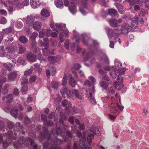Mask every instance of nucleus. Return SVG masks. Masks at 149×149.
Masks as SVG:
<instances>
[{
  "label": "nucleus",
  "mask_w": 149,
  "mask_h": 149,
  "mask_svg": "<svg viewBox=\"0 0 149 149\" xmlns=\"http://www.w3.org/2000/svg\"><path fill=\"white\" fill-rule=\"evenodd\" d=\"M13 52V50L10 47H7L4 50L2 49L0 51V56L2 57L6 56L7 58L10 59L11 57L10 54Z\"/></svg>",
  "instance_id": "obj_6"
},
{
  "label": "nucleus",
  "mask_w": 149,
  "mask_h": 149,
  "mask_svg": "<svg viewBox=\"0 0 149 149\" xmlns=\"http://www.w3.org/2000/svg\"><path fill=\"white\" fill-rule=\"evenodd\" d=\"M61 59V57L58 55L56 56H50L48 57V60L51 63L54 64L59 62Z\"/></svg>",
  "instance_id": "obj_12"
},
{
  "label": "nucleus",
  "mask_w": 149,
  "mask_h": 149,
  "mask_svg": "<svg viewBox=\"0 0 149 149\" xmlns=\"http://www.w3.org/2000/svg\"><path fill=\"white\" fill-rule=\"evenodd\" d=\"M116 89V87L114 86H111L108 90V92L111 94H113Z\"/></svg>",
  "instance_id": "obj_42"
},
{
  "label": "nucleus",
  "mask_w": 149,
  "mask_h": 149,
  "mask_svg": "<svg viewBox=\"0 0 149 149\" xmlns=\"http://www.w3.org/2000/svg\"><path fill=\"white\" fill-rule=\"evenodd\" d=\"M33 27L37 31L40 30L41 28V23L38 22H35L33 25Z\"/></svg>",
  "instance_id": "obj_17"
},
{
  "label": "nucleus",
  "mask_w": 149,
  "mask_h": 149,
  "mask_svg": "<svg viewBox=\"0 0 149 149\" xmlns=\"http://www.w3.org/2000/svg\"><path fill=\"white\" fill-rule=\"evenodd\" d=\"M41 15L44 17H47L50 16L49 13L47 10L45 9H42L41 11Z\"/></svg>",
  "instance_id": "obj_21"
},
{
  "label": "nucleus",
  "mask_w": 149,
  "mask_h": 149,
  "mask_svg": "<svg viewBox=\"0 0 149 149\" xmlns=\"http://www.w3.org/2000/svg\"><path fill=\"white\" fill-rule=\"evenodd\" d=\"M13 133L12 131L11 130L8 131L7 133H6L3 134V136H5L7 138V140L8 141H2L1 142L3 143V148H5L8 147L11 143H13V146L15 148H19V147L20 145H22L24 144L26 140L25 138H24L23 136H22L17 141V143H15L12 141V139H16V137L13 136Z\"/></svg>",
  "instance_id": "obj_2"
},
{
  "label": "nucleus",
  "mask_w": 149,
  "mask_h": 149,
  "mask_svg": "<svg viewBox=\"0 0 149 149\" xmlns=\"http://www.w3.org/2000/svg\"><path fill=\"white\" fill-rule=\"evenodd\" d=\"M69 80L70 85L72 87H74L77 84V82L74 80V79L72 77V75L70 77Z\"/></svg>",
  "instance_id": "obj_18"
},
{
  "label": "nucleus",
  "mask_w": 149,
  "mask_h": 149,
  "mask_svg": "<svg viewBox=\"0 0 149 149\" xmlns=\"http://www.w3.org/2000/svg\"><path fill=\"white\" fill-rule=\"evenodd\" d=\"M148 1V0H136V3L137 4L141 5L142 3H145Z\"/></svg>",
  "instance_id": "obj_46"
},
{
  "label": "nucleus",
  "mask_w": 149,
  "mask_h": 149,
  "mask_svg": "<svg viewBox=\"0 0 149 149\" xmlns=\"http://www.w3.org/2000/svg\"><path fill=\"white\" fill-rule=\"evenodd\" d=\"M6 70L4 69H2L0 73V92L2 84L6 82Z\"/></svg>",
  "instance_id": "obj_7"
},
{
  "label": "nucleus",
  "mask_w": 149,
  "mask_h": 149,
  "mask_svg": "<svg viewBox=\"0 0 149 149\" xmlns=\"http://www.w3.org/2000/svg\"><path fill=\"white\" fill-rule=\"evenodd\" d=\"M33 21V19L31 18L30 19L27 20L26 21V24L30 26L32 25Z\"/></svg>",
  "instance_id": "obj_51"
},
{
  "label": "nucleus",
  "mask_w": 149,
  "mask_h": 149,
  "mask_svg": "<svg viewBox=\"0 0 149 149\" xmlns=\"http://www.w3.org/2000/svg\"><path fill=\"white\" fill-rule=\"evenodd\" d=\"M38 33L36 32H34L33 33L32 35L30 38L32 42L34 41L36 38L38 36Z\"/></svg>",
  "instance_id": "obj_37"
},
{
  "label": "nucleus",
  "mask_w": 149,
  "mask_h": 149,
  "mask_svg": "<svg viewBox=\"0 0 149 149\" xmlns=\"http://www.w3.org/2000/svg\"><path fill=\"white\" fill-rule=\"evenodd\" d=\"M12 30V28L11 26L9 27L4 29L3 30V34H8Z\"/></svg>",
  "instance_id": "obj_32"
},
{
  "label": "nucleus",
  "mask_w": 149,
  "mask_h": 149,
  "mask_svg": "<svg viewBox=\"0 0 149 149\" xmlns=\"http://www.w3.org/2000/svg\"><path fill=\"white\" fill-rule=\"evenodd\" d=\"M36 76H33L30 78L29 79V81L30 83H32L35 81L36 79Z\"/></svg>",
  "instance_id": "obj_52"
},
{
  "label": "nucleus",
  "mask_w": 149,
  "mask_h": 149,
  "mask_svg": "<svg viewBox=\"0 0 149 149\" xmlns=\"http://www.w3.org/2000/svg\"><path fill=\"white\" fill-rule=\"evenodd\" d=\"M117 103H115V102H111L110 107L111 108L110 112L111 113L115 115H118V110L117 109Z\"/></svg>",
  "instance_id": "obj_10"
},
{
  "label": "nucleus",
  "mask_w": 149,
  "mask_h": 149,
  "mask_svg": "<svg viewBox=\"0 0 149 149\" xmlns=\"http://www.w3.org/2000/svg\"><path fill=\"white\" fill-rule=\"evenodd\" d=\"M54 124L53 122L49 120H46L44 122V125L45 126H52Z\"/></svg>",
  "instance_id": "obj_36"
},
{
  "label": "nucleus",
  "mask_w": 149,
  "mask_h": 149,
  "mask_svg": "<svg viewBox=\"0 0 149 149\" xmlns=\"http://www.w3.org/2000/svg\"><path fill=\"white\" fill-rule=\"evenodd\" d=\"M62 104L64 107L66 106L65 113L67 115H68L70 113V108L71 107V103L66 100H63L62 102Z\"/></svg>",
  "instance_id": "obj_8"
},
{
  "label": "nucleus",
  "mask_w": 149,
  "mask_h": 149,
  "mask_svg": "<svg viewBox=\"0 0 149 149\" xmlns=\"http://www.w3.org/2000/svg\"><path fill=\"white\" fill-rule=\"evenodd\" d=\"M101 60H103L105 63L107 64H109V59L106 56H104Z\"/></svg>",
  "instance_id": "obj_48"
},
{
  "label": "nucleus",
  "mask_w": 149,
  "mask_h": 149,
  "mask_svg": "<svg viewBox=\"0 0 149 149\" xmlns=\"http://www.w3.org/2000/svg\"><path fill=\"white\" fill-rule=\"evenodd\" d=\"M13 95L12 94H10L8 95L6 99L7 101H6L7 105L8 106L7 107H5L4 108V110L6 112H8L11 106V104L9 103L13 101Z\"/></svg>",
  "instance_id": "obj_9"
},
{
  "label": "nucleus",
  "mask_w": 149,
  "mask_h": 149,
  "mask_svg": "<svg viewBox=\"0 0 149 149\" xmlns=\"http://www.w3.org/2000/svg\"><path fill=\"white\" fill-rule=\"evenodd\" d=\"M20 0H6V1L9 3H10L11 5H13L15 4V1Z\"/></svg>",
  "instance_id": "obj_59"
},
{
  "label": "nucleus",
  "mask_w": 149,
  "mask_h": 149,
  "mask_svg": "<svg viewBox=\"0 0 149 149\" xmlns=\"http://www.w3.org/2000/svg\"><path fill=\"white\" fill-rule=\"evenodd\" d=\"M74 116H71L69 118L68 121L71 124H73L74 123Z\"/></svg>",
  "instance_id": "obj_54"
},
{
  "label": "nucleus",
  "mask_w": 149,
  "mask_h": 149,
  "mask_svg": "<svg viewBox=\"0 0 149 149\" xmlns=\"http://www.w3.org/2000/svg\"><path fill=\"white\" fill-rule=\"evenodd\" d=\"M67 83V77L65 75H64L62 82V85L63 86L65 85Z\"/></svg>",
  "instance_id": "obj_58"
},
{
  "label": "nucleus",
  "mask_w": 149,
  "mask_h": 149,
  "mask_svg": "<svg viewBox=\"0 0 149 149\" xmlns=\"http://www.w3.org/2000/svg\"><path fill=\"white\" fill-rule=\"evenodd\" d=\"M20 123H17L16 124V125H18L19 126L18 127V128H17V127H15L14 128V135L15 136H17V134L16 132H18L19 133V132L20 130H19V128H21V127H20Z\"/></svg>",
  "instance_id": "obj_25"
},
{
  "label": "nucleus",
  "mask_w": 149,
  "mask_h": 149,
  "mask_svg": "<svg viewBox=\"0 0 149 149\" xmlns=\"http://www.w3.org/2000/svg\"><path fill=\"white\" fill-rule=\"evenodd\" d=\"M69 41L68 39H67L65 42L64 46L67 49H69Z\"/></svg>",
  "instance_id": "obj_57"
},
{
  "label": "nucleus",
  "mask_w": 149,
  "mask_h": 149,
  "mask_svg": "<svg viewBox=\"0 0 149 149\" xmlns=\"http://www.w3.org/2000/svg\"><path fill=\"white\" fill-rule=\"evenodd\" d=\"M94 137V135L93 134H88L87 140L88 143L89 144H91L92 142V139H93Z\"/></svg>",
  "instance_id": "obj_29"
},
{
  "label": "nucleus",
  "mask_w": 149,
  "mask_h": 149,
  "mask_svg": "<svg viewBox=\"0 0 149 149\" xmlns=\"http://www.w3.org/2000/svg\"><path fill=\"white\" fill-rule=\"evenodd\" d=\"M109 23L111 26L115 27V28L113 30L110 28H108L107 30V32L109 39L110 40L112 37L114 36L115 37L114 40H116L120 35L119 33L116 32V31H118L115 30V29L118 28V25L117 24V21L116 19L113 18L109 21Z\"/></svg>",
  "instance_id": "obj_3"
},
{
  "label": "nucleus",
  "mask_w": 149,
  "mask_h": 149,
  "mask_svg": "<svg viewBox=\"0 0 149 149\" xmlns=\"http://www.w3.org/2000/svg\"><path fill=\"white\" fill-rule=\"evenodd\" d=\"M18 110L16 109H12L10 112V114L13 116L15 117L17 116Z\"/></svg>",
  "instance_id": "obj_30"
},
{
  "label": "nucleus",
  "mask_w": 149,
  "mask_h": 149,
  "mask_svg": "<svg viewBox=\"0 0 149 149\" xmlns=\"http://www.w3.org/2000/svg\"><path fill=\"white\" fill-rule=\"evenodd\" d=\"M33 69V68L32 67L30 69H29L27 71H25L24 72V75L26 76L29 75L31 73Z\"/></svg>",
  "instance_id": "obj_49"
},
{
  "label": "nucleus",
  "mask_w": 149,
  "mask_h": 149,
  "mask_svg": "<svg viewBox=\"0 0 149 149\" xmlns=\"http://www.w3.org/2000/svg\"><path fill=\"white\" fill-rule=\"evenodd\" d=\"M72 94L75 95L76 97L79 99H81V96L77 90L76 89H74L72 90Z\"/></svg>",
  "instance_id": "obj_20"
},
{
  "label": "nucleus",
  "mask_w": 149,
  "mask_h": 149,
  "mask_svg": "<svg viewBox=\"0 0 149 149\" xmlns=\"http://www.w3.org/2000/svg\"><path fill=\"white\" fill-rule=\"evenodd\" d=\"M55 4L57 7H61L63 6V3L62 0H57L55 2Z\"/></svg>",
  "instance_id": "obj_31"
},
{
  "label": "nucleus",
  "mask_w": 149,
  "mask_h": 149,
  "mask_svg": "<svg viewBox=\"0 0 149 149\" xmlns=\"http://www.w3.org/2000/svg\"><path fill=\"white\" fill-rule=\"evenodd\" d=\"M28 88V86L26 85H24L22 88V92H24L26 91H27Z\"/></svg>",
  "instance_id": "obj_64"
},
{
  "label": "nucleus",
  "mask_w": 149,
  "mask_h": 149,
  "mask_svg": "<svg viewBox=\"0 0 149 149\" xmlns=\"http://www.w3.org/2000/svg\"><path fill=\"white\" fill-rule=\"evenodd\" d=\"M45 36L46 37H49L50 36V34L52 32V30L50 29H47L46 30H45Z\"/></svg>",
  "instance_id": "obj_41"
},
{
  "label": "nucleus",
  "mask_w": 149,
  "mask_h": 149,
  "mask_svg": "<svg viewBox=\"0 0 149 149\" xmlns=\"http://www.w3.org/2000/svg\"><path fill=\"white\" fill-rule=\"evenodd\" d=\"M17 72L15 71L11 72L8 75V79L11 81H15L17 76Z\"/></svg>",
  "instance_id": "obj_15"
},
{
  "label": "nucleus",
  "mask_w": 149,
  "mask_h": 149,
  "mask_svg": "<svg viewBox=\"0 0 149 149\" xmlns=\"http://www.w3.org/2000/svg\"><path fill=\"white\" fill-rule=\"evenodd\" d=\"M42 51L43 54L45 56H47L50 53V52L49 50L46 48L43 49Z\"/></svg>",
  "instance_id": "obj_33"
},
{
  "label": "nucleus",
  "mask_w": 149,
  "mask_h": 149,
  "mask_svg": "<svg viewBox=\"0 0 149 149\" xmlns=\"http://www.w3.org/2000/svg\"><path fill=\"white\" fill-rule=\"evenodd\" d=\"M100 85L102 87L107 89L108 87V83L106 81H102L100 82Z\"/></svg>",
  "instance_id": "obj_27"
},
{
  "label": "nucleus",
  "mask_w": 149,
  "mask_h": 149,
  "mask_svg": "<svg viewBox=\"0 0 149 149\" xmlns=\"http://www.w3.org/2000/svg\"><path fill=\"white\" fill-rule=\"evenodd\" d=\"M19 54H20L24 53L26 50L25 47L22 45H19Z\"/></svg>",
  "instance_id": "obj_24"
},
{
  "label": "nucleus",
  "mask_w": 149,
  "mask_h": 149,
  "mask_svg": "<svg viewBox=\"0 0 149 149\" xmlns=\"http://www.w3.org/2000/svg\"><path fill=\"white\" fill-rule=\"evenodd\" d=\"M108 13L110 15L115 16L116 15L117 12L114 9H109L108 11Z\"/></svg>",
  "instance_id": "obj_34"
},
{
  "label": "nucleus",
  "mask_w": 149,
  "mask_h": 149,
  "mask_svg": "<svg viewBox=\"0 0 149 149\" xmlns=\"http://www.w3.org/2000/svg\"><path fill=\"white\" fill-rule=\"evenodd\" d=\"M7 22V21L6 18L4 17H2L0 19V23L3 24H5Z\"/></svg>",
  "instance_id": "obj_53"
},
{
  "label": "nucleus",
  "mask_w": 149,
  "mask_h": 149,
  "mask_svg": "<svg viewBox=\"0 0 149 149\" xmlns=\"http://www.w3.org/2000/svg\"><path fill=\"white\" fill-rule=\"evenodd\" d=\"M36 42L34 41L32 42L31 43L32 47L33 49V53H36L38 51H39V49H37V47L36 46Z\"/></svg>",
  "instance_id": "obj_23"
},
{
  "label": "nucleus",
  "mask_w": 149,
  "mask_h": 149,
  "mask_svg": "<svg viewBox=\"0 0 149 149\" xmlns=\"http://www.w3.org/2000/svg\"><path fill=\"white\" fill-rule=\"evenodd\" d=\"M60 92L62 95L66 94L68 96L71 93L70 91L68 90L67 88L64 87L61 89Z\"/></svg>",
  "instance_id": "obj_16"
},
{
  "label": "nucleus",
  "mask_w": 149,
  "mask_h": 149,
  "mask_svg": "<svg viewBox=\"0 0 149 149\" xmlns=\"http://www.w3.org/2000/svg\"><path fill=\"white\" fill-rule=\"evenodd\" d=\"M52 132L54 136H55V135H59L61 134L63 132V131L60 127H56L55 129H52Z\"/></svg>",
  "instance_id": "obj_14"
},
{
  "label": "nucleus",
  "mask_w": 149,
  "mask_h": 149,
  "mask_svg": "<svg viewBox=\"0 0 149 149\" xmlns=\"http://www.w3.org/2000/svg\"><path fill=\"white\" fill-rule=\"evenodd\" d=\"M17 62L21 65H24L25 62L22 57L19 58L17 60Z\"/></svg>",
  "instance_id": "obj_44"
},
{
  "label": "nucleus",
  "mask_w": 149,
  "mask_h": 149,
  "mask_svg": "<svg viewBox=\"0 0 149 149\" xmlns=\"http://www.w3.org/2000/svg\"><path fill=\"white\" fill-rule=\"evenodd\" d=\"M91 131L95 134L99 135L100 134L99 130L97 128L94 127H92L90 129Z\"/></svg>",
  "instance_id": "obj_22"
},
{
  "label": "nucleus",
  "mask_w": 149,
  "mask_h": 149,
  "mask_svg": "<svg viewBox=\"0 0 149 149\" xmlns=\"http://www.w3.org/2000/svg\"><path fill=\"white\" fill-rule=\"evenodd\" d=\"M81 67V66L80 64L76 63L74 64L73 68H74V69L78 70Z\"/></svg>",
  "instance_id": "obj_62"
},
{
  "label": "nucleus",
  "mask_w": 149,
  "mask_h": 149,
  "mask_svg": "<svg viewBox=\"0 0 149 149\" xmlns=\"http://www.w3.org/2000/svg\"><path fill=\"white\" fill-rule=\"evenodd\" d=\"M56 26L57 29L59 30H61L63 29V27L61 24L56 23Z\"/></svg>",
  "instance_id": "obj_60"
},
{
  "label": "nucleus",
  "mask_w": 149,
  "mask_h": 149,
  "mask_svg": "<svg viewBox=\"0 0 149 149\" xmlns=\"http://www.w3.org/2000/svg\"><path fill=\"white\" fill-rule=\"evenodd\" d=\"M25 123L27 124V126H28V124H30L31 123V122L29 118L27 116H25L24 118Z\"/></svg>",
  "instance_id": "obj_50"
},
{
  "label": "nucleus",
  "mask_w": 149,
  "mask_h": 149,
  "mask_svg": "<svg viewBox=\"0 0 149 149\" xmlns=\"http://www.w3.org/2000/svg\"><path fill=\"white\" fill-rule=\"evenodd\" d=\"M51 86L52 88L56 89L58 87L59 84L58 82L53 81L52 82Z\"/></svg>",
  "instance_id": "obj_35"
},
{
  "label": "nucleus",
  "mask_w": 149,
  "mask_h": 149,
  "mask_svg": "<svg viewBox=\"0 0 149 149\" xmlns=\"http://www.w3.org/2000/svg\"><path fill=\"white\" fill-rule=\"evenodd\" d=\"M19 41L23 43H25L28 41L27 38L24 36H20L19 38Z\"/></svg>",
  "instance_id": "obj_26"
},
{
  "label": "nucleus",
  "mask_w": 149,
  "mask_h": 149,
  "mask_svg": "<svg viewBox=\"0 0 149 149\" xmlns=\"http://www.w3.org/2000/svg\"><path fill=\"white\" fill-rule=\"evenodd\" d=\"M45 35V30H43L39 32V37L40 38H43Z\"/></svg>",
  "instance_id": "obj_56"
},
{
  "label": "nucleus",
  "mask_w": 149,
  "mask_h": 149,
  "mask_svg": "<svg viewBox=\"0 0 149 149\" xmlns=\"http://www.w3.org/2000/svg\"><path fill=\"white\" fill-rule=\"evenodd\" d=\"M81 134L80 131H78L77 133V136L79 138V141L80 147L78 146L79 143L74 140V142L73 144L74 149H91L89 147H85V142L86 141V136H81Z\"/></svg>",
  "instance_id": "obj_4"
},
{
  "label": "nucleus",
  "mask_w": 149,
  "mask_h": 149,
  "mask_svg": "<svg viewBox=\"0 0 149 149\" xmlns=\"http://www.w3.org/2000/svg\"><path fill=\"white\" fill-rule=\"evenodd\" d=\"M7 38L8 40H6L5 41V42H8V41L11 42L13 40V37L10 35H8Z\"/></svg>",
  "instance_id": "obj_61"
},
{
  "label": "nucleus",
  "mask_w": 149,
  "mask_h": 149,
  "mask_svg": "<svg viewBox=\"0 0 149 149\" xmlns=\"http://www.w3.org/2000/svg\"><path fill=\"white\" fill-rule=\"evenodd\" d=\"M8 126L9 129H11L14 126V124L12 122H9L8 123Z\"/></svg>",
  "instance_id": "obj_63"
},
{
  "label": "nucleus",
  "mask_w": 149,
  "mask_h": 149,
  "mask_svg": "<svg viewBox=\"0 0 149 149\" xmlns=\"http://www.w3.org/2000/svg\"><path fill=\"white\" fill-rule=\"evenodd\" d=\"M60 117L59 118L60 122L62 123H63V120H65L67 118L62 113L60 114Z\"/></svg>",
  "instance_id": "obj_28"
},
{
  "label": "nucleus",
  "mask_w": 149,
  "mask_h": 149,
  "mask_svg": "<svg viewBox=\"0 0 149 149\" xmlns=\"http://www.w3.org/2000/svg\"><path fill=\"white\" fill-rule=\"evenodd\" d=\"M30 3L31 6L33 8H37V3L36 1H34L33 0H31Z\"/></svg>",
  "instance_id": "obj_43"
},
{
  "label": "nucleus",
  "mask_w": 149,
  "mask_h": 149,
  "mask_svg": "<svg viewBox=\"0 0 149 149\" xmlns=\"http://www.w3.org/2000/svg\"><path fill=\"white\" fill-rule=\"evenodd\" d=\"M9 85L8 84H6L3 87L2 93L3 94H7L8 92Z\"/></svg>",
  "instance_id": "obj_19"
},
{
  "label": "nucleus",
  "mask_w": 149,
  "mask_h": 149,
  "mask_svg": "<svg viewBox=\"0 0 149 149\" xmlns=\"http://www.w3.org/2000/svg\"><path fill=\"white\" fill-rule=\"evenodd\" d=\"M126 69L124 68L123 69V71L122 72H120L118 75V77L117 78V79L118 81H120V80H122L123 78L120 77L121 75L124 74V72L125 71Z\"/></svg>",
  "instance_id": "obj_39"
},
{
  "label": "nucleus",
  "mask_w": 149,
  "mask_h": 149,
  "mask_svg": "<svg viewBox=\"0 0 149 149\" xmlns=\"http://www.w3.org/2000/svg\"><path fill=\"white\" fill-rule=\"evenodd\" d=\"M43 40L45 42L44 43L43 45H45V47H49L48 39L47 38H45L43 39Z\"/></svg>",
  "instance_id": "obj_47"
},
{
  "label": "nucleus",
  "mask_w": 149,
  "mask_h": 149,
  "mask_svg": "<svg viewBox=\"0 0 149 149\" xmlns=\"http://www.w3.org/2000/svg\"><path fill=\"white\" fill-rule=\"evenodd\" d=\"M26 56L28 60L32 62H35L37 58V56L36 55L30 53L27 54Z\"/></svg>",
  "instance_id": "obj_13"
},
{
  "label": "nucleus",
  "mask_w": 149,
  "mask_h": 149,
  "mask_svg": "<svg viewBox=\"0 0 149 149\" xmlns=\"http://www.w3.org/2000/svg\"><path fill=\"white\" fill-rule=\"evenodd\" d=\"M3 67L6 68L9 71H11L12 69L10 67V66L8 65L7 63H2Z\"/></svg>",
  "instance_id": "obj_55"
},
{
  "label": "nucleus",
  "mask_w": 149,
  "mask_h": 149,
  "mask_svg": "<svg viewBox=\"0 0 149 149\" xmlns=\"http://www.w3.org/2000/svg\"><path fill=\"white\" fill-rule=\"evenodd\" d=\"M32 98L31 97H28L27 100L24 102V105L25 106H27V104H28L30 102H32Z\"/></svg>",
  "instance_id": "obj_38"
},
{
  "label": "nucleus",
  "mask_w": 149,
  "mask_h": 149,
  "mask_svg": "<svg viewBox=\"0 0 149 149\" xmlns=\"http://www.w3.org/2000/svg\"><path fill=\"white\" fill-rule=\"evenodd\" d=\"M92 89L93 91L92 92L90 91V90L86 91V95L89 97V100L92 104H95L96 102L92 94V93L94 92V87L93 86L92 87Z\"/></svg>",
  "instance_id": "obj_11"
},
{
  "label": "nucleus",
  "mask_w": 149,
  "mask_h": 149,
  "mask_svg": "<svg viewBox=\"0 0 149 149\" xmlns=\"http://www.w3.org/2000/svg\"><path fill=\"white\" fill-rule=\"evenodd\" d=\"M118 28L115 29V30L118 31H121L122 33L125 34H127L129 31L132 30V27L128 24L125 23L123 24L122 26L119 25L118 26Z\"/></svg>",
  "instance_id": "obj_5"
},
{
  "label": "nucleus",
  "mask_w": 149,
  "mask_h": 149,
  "mask_svg": "<svg viewBox=\"0 0 149 149\" xmlns=\"http://www.w3.org/2000/svg\"><path fill=\"white\" fill-rule=\"evenodd\" d=\"M64 141L68 142V143L67 145L66 149H70V145L69 143L70 142V140H68V139L67 137H65L64 139Z\"/></svg>",
  "instance_id": "obj_45"
},
{
  "label": "nucleus",
  "mask_w": 149,
  "mask_h": 149,
  "mask_svg": "<svg viewBox=\"0 0 149 149\" xmlns=\"http://www.w3.org/2000/svg\"><path fill=\"white\" fill-rule=\"evenodd\" d=\"M115 65L116 67L118 68L119 69L121 68L122 65V63L119 61L116 60L115 61Z\"/></svg>",
  "instance_id": "obj_40"
},
{
  "label": "nucleus",
  "mask_w": 149,
  "mask_h": 149,
  "mask_svg": "<svg viewBox=\"0 0 149 149\" xmlns=\"http://www.w3.org/2000/svg\"><path fill=\"white\" fill-rule=\"evenodd\" d=\"M43 133L41 134V137L40 140L42 141L46 137L47 138V141L45 142L43 144L44 148H46L49 145V141L51 140L50 144L51 146L49 149H61V147L59 146L61 144L63 141L60 139H58L56 137L54 136L53 138H51V134L48 131V128L46 127L43 128Z\"/></svg>",
  "instance_id": "obj_1"
}]
</instances>
